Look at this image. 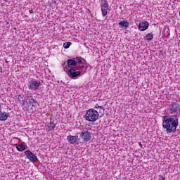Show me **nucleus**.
Returning <instances> with one entry per match:
<instances>
[{"instance_id":"21","label":"nucleus","mask_w":180,"mask_h":180,"mask_svg":"<svg viewBox=\"0 0 180 180\" xmlns=\"http://www.w3.org/2000/svg\"><path fill=\"white\" fill-rule=\"evenodd\" d=\"M139 146L141 148H143V144H141V142H139Z\"/></svg>"},{"instance_id":"1","label":"nucleus","mask_w":180,"mask_h":180,"mask_svg":"<svg viewBox=\"0 0 180 180\" xmlns=\"http://www.w3.org/2000/svg\"><path fill=\"white\" fill-rule=\"evenodd\" d=\"M179 126L178 115L163 116L162 127L167 133H175L176 127Z\"/></svg>"},{"instance_id":"12","label":"nucleus","mask_w":180,"mask_h":180,"mask_svg":"<svg viewBox=\"0 0 180 180\" xmlns=\"http://www.w3.org/2000/svg\"><path fill=\"white\" fill-rule=\"evenodd\" d=\"M118 25L121 29H127L129 26H130V22L127 20H121L119 22Z\"/></svg>"},{"instance_id":"8","label":"nucleus","mask_w":180,"mask_h":180,"mask_svg":"<svg viewBox=\"0 0 180 180\" xmlns=\"http://www.w3.org/2000/svg\"><path fill=\"white\" fill-rule=\"evenodd\" d=\"M25 155L27 157V158L30 160L32 162H34V161H37L39 159L37 158V156L34 155L32 151L30 150H25Z\"/></svg>"},{"instance_id":"3","label":"nucleus","mask_w":180,"mask_h":180,"mask_svg":"<svg viewBox=\"0 0 180 180\" xmlns=\"http://www.w3.org/2000/svg\"><path fill=\"white\" fill-rule=\"evenodd\" d=\"M67 63L68 67L69 68H71L72 67H76L77 70H82L84 65H85V63H82V60L81 58H77V60H75V58L72 59H68ZM77 65H78V67H77Z\"/></svg>"},{"instance_id":"18","label":"nucleus","mask_w":180,"mask_h":180,"mask_svg":"<svg viewBox=\"0 0 180 180\" xmlns=\"http://www.w3.org/2000/svg\"><path fill=\"white\" fill-rule=\"evenodd\" d=\"M70 46H71V42H65L63 44L64 49H70Z\"/></svg>"},{"instance_id":"20","label":"nucleus","mask_w":180,"mask_h":180,"mask_svg":"<svg viewBox=\"0 0 180 180\" xmlns=\"http://www.w3.org/2000/svg\"><path fill=\"white\" fill-rule=\"evenodd\" d=\"M159 176V180H165V177L164 176L160 175Z\"/></svg>"},{"instance_id":"22","label":"nucleus","mask_w":180,"mask_h":180,"mask_svg":"<svg viewBox=\"0 0 180 180\" xmlns=\"http://www.w3.org/2000/svg\"><path fill=\"white\" fill-rule=\"evenodd\" d=\"M29 12L30 13H33V10H30Z\"/></svg>"},{"instance_id":"5","label":"nucleus","mask_w":180,"mask_h":180,"mask_svg":"<svg viewBox=\"0 0 180 180\" xmlns=\"http://www.w3.org/2000/svg\"><path fill=\"white\" fill-rule=\"evenodd\" d=\"M101 13L103 16H106L108 15V11H109V3L106 0H101Z\"/></svg>"},{"instance_id":"2","label":"nucleus","mask_w":180,"mask_h":180,"mask_svg":"<svg viewBox=\"0 0 180 180\" xmlns=\"http://www.w3.org/2000/svg\"><path fill=\"white\" fill-rule=\"evenodd\" d=\"M99 117V112L96 110L91 108L86 111L84 118L89 122H96Z\"/></svg>"},{"instance_id":"15","label":"nucleus","mask_w":180,"mask_h":180,"mask_svg":"<svg viewBox=\"0 0 180 180\" xmlns=\"http://www.w3.org/2000/svg\"><path fill=\"white\" fill-rule=\"evenodd\" d=\"M8 117H9V112H2V111H0V120L2 122H4L5 120H8Z\"/></svg>"},{"instance_id":"9","label":"nucleus","mask_w":180,"mask_h":180,"mask_svg":"<svg viewBox=\"0 0 180 180\" xmlns=\"http://www.w3.org/2000/svg\"><path fill=\"white\" fill-rule=\"evenodd\" d=\"M180 105L178 103L174 102L169 105V112L170 113H176L178 112V109H179Z\"/></svg>"},{"instance_id":"16","label":"nucleus","mask_w":180,"mask_h":180,"mask_svg":"<svg viewBox=\"0 0 180 180\" xmlns=\"http://www.w3.org/2000/svg\"><path fill=\"white\" fill-rule=\"evenodd\" d=\"M16 148L18 151L22 153L26 150V146H25V143H22L20 144L16 145Z\"/></svg>"},{"instance_id":"13","label":"nucleus","mask_w":180,"mask_h":180,"mask_svg":"<svg viewBox=\"0 0 180 180\" xmlns=\"http://www.w3.org/2000/svg\"><path fill=\"white\" fill-rule=\"evenodd\" d=\"M54 129H56V124L51 121L46 125V131H53Z\"/></svg>"},{"instance_id":"23","label":"nucleus","mask_w":180,"mask_h":180,"mask_svg":"<svg viewBox=\"0 0 180 180\" xmlns=\"http://www.w3.org/2000/svg\"><path fill=\"white\" fill-rule=\"evenodd\" d=\"M6 63H8L7 60H6Z\"/></svg>"},{"instance_id":"11","label":"nucleus","mask_w":180,"mask_h":180,"mask_svg":"<svg viewBox=\"0 0 180 180\" xmlns=\"http://www.w3.org/2000/svg\"><path fill=\"white\" fill-rule=\"evenodd\" d=\"M148 26H150L148 22L143 21L139 24L138 27L141 32H144V30H147V29H148Z\"/></svg>"},{"instance_id":"17","label":"nucleus","mask_w":180,"mask_h":180,"mask_svg":"<svg viewBox=\"0 0 180 180\" xmlns=\"http://www.w3.org/2000/svg\"><path fill=\"white\" fill-rule=\"evenodd\" d=\"M154 39V34L152 33H148L145 37V40H148V41H151Z\"/></svg>"},{"instance_id":"14","label":"nucleus","mask_w":180,"mask_h":180,"mask_svg":"<svg viewBox=\"0 0 180 180\" xmlns=\"http://www.w3.org/2000/svg\"><path fill=\"white\" fill-rule=\"evenodd\" d=\"M27 101H28L27 103L28 108L30 106H32V108H33L34 106V103H37V101H36L34 98H33V97L32 96L27 97Z\"/></svg>"},{"instance_id":"24","label":"nucleus","mask_w":180,"mask_h":180,"mask_svg":"<svg viewBox=\"0 0 180 180\" xmlns=\"http://www.w3.org/2000/svg\"><path fill=\"white\" fill-rule=\"evenodd\" d=\"M1 72H2V70H1Z\"/></svg>"},{"instance_id":"7","label":"nucleus","mask_w":180,"mask_h":180,"mask_svg":"<svg viewBox=\"0 0 180 180\" xmlns=\"http://www.w3.org/2000/svg\"><path fill=\"white\" fill-rule=\"evenodd\" d=\"M28 88L31 91H37V89L40 88V82H37L36 80H31L29 82Z\"/></svg>"},{"instance_id":"10","label":"nucleus","mask_w":180,"mask_h":180,"mask_svg":"<svg viewBox=\"0 0 180 180\" xmlns=\"http://www.w3.org/2000/svg\"><path fill=\"white\" fill-rule=\"evenodd\" d=\"M67 140L70 144H75L77 141H79L78 136L69 135L67 136Z\"/></svg>"},{"instance_id":"6","label":"nucleus","mask_w":180,"mask_h":180,"mask_svg":"<svg viewBox=\"0 0 180 180\" xmlns=\"http://www.w3.org/2000/svg\"><path fill=\"white\" fill-rule=\"evenodd\" d=\"M68 75L70 78L75 79V78L81 76V71H77L76 69L71 68L68 71Z\"/></svg>"},{"instance_id":"19","label":"nucleus","mask_w":180,"mask_h":180,"mask_svg":"<svg viewBox=\"0 0 180 180\" xmlns=\"http://www.w3.org/2000/svg\"><path fill=\"white\" fill-rule=\"evenodd\" d=\"M95 109H101V110H102V112H105V109L103 108V107L100 106V105H98V104L96 105Z\"/></svg>"},{"instance_id":"4","label":"nucleus","mask_w":180,"mask_h":180,"mask_svg":"<svg viewBox=\"0 0 180 180\" xmlns=\"http://www.w3.org/2000/svg\"><path fill=\"white\" fill-rule=\"evenodd\" d=\"M80 138L84 143H88L92 139V133L89 131H83L80 133Z\"/></svg>"}]
</instances>
